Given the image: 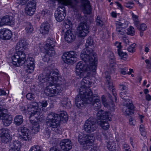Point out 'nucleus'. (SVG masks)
Listing matches in <instances>:
<instances>
[{"instance_id":"obj_2","label":"nucleus","mask_w":151,"mask_h":151,"mask_svg":"<svg viewBox=\"0 0 151 151\" xmlns=\"http://www.w3.org/2000/svg\"><path fill=\"white\" fill-rule=\"evenodd\" d=\"M85 76L81 82V86L80 88L79 94L75 99V104L77 107L80 109L84 108L86 104H91L93 106L95 110L97 111L101 108V104L99 97L97 95H93L90 87L92 85L91 82L88 80V76ZM81 77L80 76H79Z\"/></svg>"},{"instance_id":"obj_43","label":"nucleus","mask_w":151,"mask_h":151,"mask_svg":"<svg viewBox=\"0 0 151 151\" xmlns=\"http://www.w3.org/2000/svg\"><path fill=\"white\" fill-rule=\"evenodd\" d=\"M135 33V30L132 26H130L128 29L127 33L130 35H133Z\"/></svg>"},{"instance_id":"obj_38","label":"nucleus","mask_w":151,"mask_h":151,"mask_svg":"<svg viewBox=\"0 0 151 151\" xmlns=\"http://www.w3.org/2000/svg\"><path fill=\"white\" fill-rule=\"evenodd\" d=\"M26 8H34L35 9L36 5L35 1L32 0L29 1L27 3Z\"/></svg>"},{"instance_id":"obj_11","label":"nucleus","mask_w":151,"mask_h":151,"mask_svg":"<svg viewBox=\"0 0 151 151\" xmlns=\"http://www.w3.org/2000/svg\"><path fill=\"white\" fill-rule=\"evenodd\" d=\"M6 110L0 108V119L2 120L4 125L5 126H9L12 123V118L11 116L4 113Z\"/></svg>"},{"instance_id":"obj_20","label":"nucleus","mask_w":151,"mask_h":151,"mask_svg":"<svg viewBox=\"0 0 151 151\" xmlns=\"http://www.w3.org/2000/svg\"><path fill=\"white\" fill-rule=\"evenodd\" d=\"M105 78L106 79V85L108 89L112 91L113 96L116 99V94L114 89L111 80L110 79V76L109 75H107L106 76Z\"/></svg>"},{"instance_id":"obj_24","label":"nucleus","mask_w":151,"mask_h":151,"mask_svg":"<svg viewBox=\"0 0 151 151\" xmlns=\"http://www.w3.org/2000/svg\"><path fill=\"white\" fill-rule=\"evenodd\" d=\"M113 137L111 135L109 136V141H106L107 142V148L109 151H115L116 144L113 141Z\"/></svg>"},{"instance_id":"obj_35","label":"nucleus","mask_w":151,"mask_h":151,"mask_svg":"<svg viewBox=\"0 0 151 151\" xmlns=\"http://www.w3.org/2000/svg\"><path fill=\"white\" fill-rule=\"evenodd\" d=\"M35 9L34 8H25V14L31 16L33 15L35 13Z\"/></svg>"},{"instance_id":"obj_47","label":"nucleus","mask_w":151,"mask_h":151,"mask_svg":"<svg viewBox=\"0 0 151 151\" xmlns=\"http://www.w3.org/2000/svg\"><path fill=\"white\" fill-rule=\"evenodd\" d=\"M122 149L123 151H131L129 146L127 144L123 145Z\"/></svg>"},{"instance_id":"obj_4","label":"nucleus","mask_w":151,"mask_h":151,"mask_svg":"<svg viewBox=\"0 0 151 151\" xmlns=\"http://www.w3.org/2000/svg\"><path fill=\"white\" fill-rule=\"evenodd\" d=\"M28 44L24 40H19L16 45V52L12 57V59L14 65L18 66L24 64V68L26 72L31 73L33 72L34 70V59L33 58H29L26 61V55L22 51L23 49L27 48Z\"/></svg>"},{"instance_id":"obj_5","label":"nucleus","mask_w":151,"mask_h":151,"mask_svg":"<svg viewBox=\"0 0 151 151\" xmlns=\"http://www.w3.org/2000/svg\"><path fill=\"white\" fill-rule=\"evenodd\" d=\"M61 77L57 71L47 70L43 74H40L38 76L40 84L46 82V87L45 92L46 95L50 97L53 96L57 93L55 85L56 82L60 80Z\"/></svg>"},{"instance_id":"obj_36","label":"nucleus","mask_w":151,"mask_h":151,"mask_svg":"<svg viewBox=\"0 0 151 151\" xmlns=\"http://www.w3.org/2000/svg\"><path fill=\"white\" fill-rule=\"evenodd\" d=\"M137 29L141 31H144L147 29V26L146 24L142 23L141 24H137L136 25Z\"/></svg>"},{"instance_id":"obj_51","label":"nucleus","mask_w":151,"mask_h":151,"mask_svg":"<svg viewBox=\"0 0 151 151\" xmlns=\"http://www.w3.org/2000/svg\"><path fill=\"white\" fill-rule=\"evenodd\" d=\"M119 71L122 74L125 75L127 74V68H124L123 69H121Z\"/></svg>"},{"instance_id":"obj_46","label":"nucleus","mask_w":151,"mask_h":151,"mask_svg":"<svg viewBox=\"0 0 151 151\" xmlns=\"http://www.w3.org/2000/svg\"><path fill=\"white\" fill-rule=\"evenodd\" d=\"M120 96L121 98L125 100V101L126 102V103L127 102V101H127V99H128L127 98V96L125 92H121L120 93Z\"/></svg>"},{"instance_id":"obj_9","label":"nucleus","mask_w":151,"mask_h":151,"mask_svg":"<svg viewBox=\"0 0 151 151\" xmlns=\"http://www.w3.org/2000/svg\"><path fill=\"white\" fill-rule=\"evenodd\" d=\"M115 24L116 27V32L118 35H124L126 32L124 28L127 27L128 22L124 19H121L116 21Z\"/></svg>"},{"instance_id":"obj_41","label":"nucleus","mask_w":151,"mask_h":151,"mask_svg":"<svg viewBox=\"0 0 151 151\" xmlns=\"http://www.w3.org/2000/svg\"><path fill=\"white\" fill-rule=\"evenodd\" d=\"M136 45V44L134 43L129 46L127 49L128 51L130 52H134L136 50L135 47Z\"/></svg>"},{"instance_id":"obj_58","label":"nucleus","mask_w":151,"mask_h":151,"mask_svg":"<svg viewBox=\"0 0 151 151\" xmlns=\"http://www.w3.org/2000/svg\"><path fill=\"white\" fill-rule=\"evenodd\" d=\"M129 124L131 125H134L135 124V121L132 118L129 119Z\"/></svg>"},{"instance_id":"obj_6","label":"nucleus","mask_w":151,"mask_h":151,"mask_svg":"<svg viewBox=\"0 0 151 151\" xmlns=\"http://www.w3.org/2000/svg\"><path fill=\"white\" fill-rule=\"evenodd\" d=\"M60 118L58 117V114L53 112L49 114L46 119V126L55 132L60 133L61 128H59Z\"/></svg>"},{"instance_id":"obj_55","label":"nucleus","mask_w":151,"mask_h":151,"mask_svg":"<svg viewBox=\"0 0 151 151\" xmlns=\"http://www.w3.org/2000/svg\"><path fill=\"white\" fill-rule=\"evenodd\" d=\"M45 135L46 137L49 138L50 135V130H46L44 132Z\"/></svg>"},{"instance_id":"obj_42","label":"nucleus","mask_w":151,"mask_h":151,"mask_svg":"<svg viewBox=\"0 0 151 151\" xmlns=\"http://www.w3.org/2000/svg\"><path fill=\"white\" fill-rule=\"evenodd\" d=\"M118 55L121 57V58L122 59H125L127 57V53L126 52H124L122 50L118 51Z\"/></svg>"},{"instance_id":"obj_28","label":"nucleus","mask_w":151,"mask_h":151,"mask_svg":"<svg viewBox=\"0 0 151 151\" xmlns=\"http://www.w3.org/2000/svg\"><path fill=\"white\" fill-rule=\"evenodd\" d=\"M85 141L84 145L89 146L94 141V138L92 134L86 135L85 137Z\"/></svg>"},{"instance_id":"obj_32","label":"nucleus","mask_w":151,"mask_h":151,"mask_svg":"<svg viewBox=\"0 0 151 151\" xmlns=\"http://www.w3.org/2000/svg\"><path fill=\"white\" fill-rule=\"evenodd\" d=\"M37 104H38V107L40 110L46 111V109H45V108L46 107L48 104L47 101H42L37 103Z\"/></svg>"},{"instance_id":"obj_29","label":"nucleus","mask_w":151,"mask_h":151,"mask_svg":"<svg viewBox=\"0 0 151 151\" xmlns=\"http://www.w3.org/2000/svg\"><path fill=\"white\" fill-rule=\"evenodd\" d=\"M101 98L102 103L105 107L111 111L114 110V105L113 102H112L110 104H109L107 102L106 99L104 96H102Z\"/></svg>"},{"instance_id":"obj_3","label":"nucleus","mask_w":151,"mask_h":151,"mask_svg":"<svg viewBox=\"0 0 151 151\" xmlns=\"http://www.w3.org/2000/svg\"><path fill=\"white\" fill-rule=\"evenodd\" d=\"M38 104L37 102H32L29 105L27 110L30 112L29 117V120L32 124V129L30 130L27 128L24 127H20L18 129V131L19 134V138L25 141H28L31 139L33 134L39 131L40 126L37 116L36 115H40Z\"/></svg>"},{"instance_id":"obj_50","label":"nucleus","mask_w":151,"mask_h":151,"mask_svg":"<svg viewBox=\"0 0 151 151\" xmlns=\"http://www.w3.org/2000/svg\"><path fill=\"white\" fill-rule=\"evenodd\" d=\"M96 22L97 25H99L100 26H102L103 24L102 21L100 19V18L99 17H97Z\"/></svg>"},{"instance_id":"obj_22","label":"nucleus","mask_w":151,"mask_h":151,"mask_svg":"<svg viewBox=\"0 0 151 151\" xmlns=\"http://www.w3.org/2000/svg\"><path fill=\"white\" fill-rule=\"evenodd\" d=\"M59 1L66 5H70L71 7H76L77 3L79 2V0H58Z\"/></svg>"},{"instance_id":"obj_62","label":"nucleus","mask_w":151,"mask_h":151,"mask_svg":"<svg viewBox=\"0 0 151 151\" xmlns=\"http://www.w3.org/2000/svg\"><path fill=\"white\" fill-rule=\"evenodd\" d=\"M65 27L66 29H68V30H70V29H71L72 27V25L65 24Z\"/></svg>"},{"instance_id":"obj_13","label":"nucleus","mask_w":151,"mask_h":151,"mask_svg":"<svg viewBox=\"0 0 151 151\" xmlns=\"http://www.w3.org/2000/svg\"><path fill=\"white\" fill-rule=\"evenodd\" d=\"M126 104L124 105L122 111L124 115L128 116L133 113L134 106L131 101L127 99Z\"/></svg>"},{"instance_id":"obj_30","label":"nucleus","mask_w":151,"mask_h":151,"mask_svg":"<svg viewBox=\"0 0 151 151\" xmlns=\"http://www.w3.org/2000/svg\"><path fill=\"white\" fill-rule=\"evenodd\" d=\"M61 106L66 109H68L70 108L71 104L70 101L67 98H63L61 100Z\"/></svg>"},{"instance_id":"obj_14","label":"nucleus","mask_w":151,"mask_h":151,"mask_svg":"<svg viewBox=\"0 0 151 151\" xmlns=\"http://www.w3.org/2000/svg\"><path fill=\"white\" fill-rule=\"evenodd\" d=\"M66 15V12L65 7L62 6L59 7L57 11H55V16L56 20L60 22L64 20Z\"/></svg>"},{"instance_id":"obj_15","label":"nucleus","mask_w":151,"mask_h":151,"mask_svg":"<svg viewBox=\"0 0 151 151\" xmlns=\"http://www.w3.org/2000/svg\"><path fill=\"white\" fill-rule=\"evenodd\" d=\"M0 138L1 142L4 143L10 141L11 137L7 129L2 128L0 129Z\"/></svg>"},{"instance_id":"obj_44","label":"nucleus","mask_w":151,"mask_h":151,"mask_svg":"<svg viewBox=\"0 0 151 151\" xmlns=\"http://www.w3.org/2000/svg\"><path fill=\"white\" fill-rule=\"evenodd\" d=\"M103 134L104 136V138L106 141H108L110 140L109 139V136L110 135H112L110 133L108 132L106 133L105 132H103Z\"/></svg>"},{"instance_id":"obj_40","label":"nucleus","mask_w":151,"mask_h":151,"mask_svg":"<svg viewBox=\"0 0 151 151\" xmlns=\"http://www.w3.org/2000/svg\"><path fill=\"white\" fill-rule=\"evenodd\" d=\"M131 15L132 16V17L135 25H137V24H139V21L138 19V16L134 14L133 13H132Z\"/></svg>"},{"instance_id":"obj_10","label":"nucleus","mask_w":151,"mask_h":151,"mask_svg":"<svg viewBox=\"0 0 151 151\" xmlns=\"http://www.w3.org/2000/svg\"><path fill=\"white\" fill-rule=\"evenodd\" d=\"M97 121L94 119H89L86 120L83 126L84 129L88 133L92 132L95 131L97 127Z\"/></svg>"},{"instance_id":"obj_19","label":"nucleus","mask_w":151,"mask_h":151,"mask_svg":"<svg viewBox=\"0 0 151 151\" xmlns=\"http://www.w3.org/2000/svg\"><path fill=\"white\" fill-rule=\"evenodd\" d=\"M81 2L84 13L87 14H90L91 8L89 1L88 0H81Z\"/></svg>"},{"instance_id":"obj_1","label":"nucleus","mask_w":151,"mask_h":151,"mask_svg":"<svg viewBox=\"0 0 151 151\" xmlns=\"http://www.w3.org/2000/svg\"><path fill=\"white\" fill-rule=\"evenodd\" d=\"M94 44L92 38L89 37L87 39L86 48L82 50L81 55L83 61L79 62L76 66V74L80 77L86 74V76H89L91 71L94 72L96 69L97 55L93 50Z\"/></svg>"},{"instance_id":"obj_12","label":"nucleus","mask_w":151,"mask_h":151,"mask_svg":"<svg viewBox=\"0 0 151 151\" xmlns=\"http://www.w3.org/2000/svg\"><path fill=\"white\" fill-rule=\"evenodd\" d=\"M89 26L86 23H81L78 28V35L80 37H85L88 33Z\"/></svg>"},{"instance_id":"obj_8","label":"nucleus","mask_w":151,"mask_h":151,"mask_svg":"<svg viewBox=\"0 0 151 151\" xmlns=\"http://www.w3.org/2000/svg\"><path fill=\"white\" fill-rule=\"evenodd\" d=\"M76 53L73 51L67 52L64 53L62 57L63 61L68 64H73L77 58Z\"/></svg>"},{"instance_id":"obj_21","label":"nucleus","mask_w":151,"mask_h":151,"mask_svg":"<svg viewBox=\"0 0 151 151\" xmlns=\"http://www.w3.org/2000/svg\"><path fill=\"white\" fill-rule=\"evenodd\" d=\"M76 37V35L69 30H67L64 35V38L68 42L73 41L75 39Z\"/></svg>"},{"instance_id":"obj_27","label":"nucleus","mask_w":151,"mask_h":151,"mask_svg":"<svg viewBox=\"0 0 151 151\" xmlns=\"http://www.w3.org/2000/svg\"><path fill=\"white\" fill-rule=\"evenodd\" d=\"M10 149L14 150H20L21 147L20 143L19 141H12L9 144Z\"/></svg>"},{"instance_id":"obj_33","label":"nucleus","mask_w":151,"mask_h":151,"mask_svg":"<svg viewBox=\"0 0 151 151\" xmlns=\"http://www.w3.org/2000/svg\"><path fill=\"white\" fill-rule=\"evenodd\" d=\"M58 117L60 118V121H66L68 120V119L67 113L65 111H61L59 115L58 114Z\"/></svg>"},{"instance_id":"obj_54","label":"nucleus","mask_w":151,"mask_h":151,"mask_svg":"<svg viewBox=\"0 0 151 151\" xmlns=\"http://www.w3.org/2000/svg\"><path fill=\"white\" fill-rule=\"evenodd\" d=\"M48 14V11L46 10L42 11L41 13L43 17H46Z\"/></svg>"},{"instance_id":"obj_31","label":"nucleus","mask_w":151,"mask_h":151,"mask_svg":"<svg viewBox=\"0 0 151 151\" xmlns=\"http://www.w3.org/2000/svg\"><path fill=\"white\" fill-rule=\"evenodd\" d=\"M23 117L21 115L16 116L14 119L15 124L18 126L20 125L23 122Z\"/></svg>"},{"instance_id":"obj_56","label":"nucleus","mask_w":151,"mask_h":151,"mask_svg":"<svg viewBox=\"0 0 151 151\" xmlns=\"http://www.w3.org/2000/svg\"><path fill=\"white\" fill-rule=\"evenodd\" d=\"M91 151H99L98 147L96 145L93 146L91 149Z\"/></svg>"},{"instance_id":"obj_61","label":"nucleus","mask_w":151,"mask_h":151,"mask_svg":"<svg viewBox=\"0 0 151 151\" xmlns=\"http://www.w3.org/2000/svg\"><path fill=\"white\" fill-rule=\"evenodd\" d=\"M65 24L69 25H72L71 22L69 19H67L65 22Z\"/></svg>"},{"instance_id":"obj_17","label":"nucleus","mask_w":151,"mask_h":151,"mask_svg":"<svg viewBox=\"0 0 151 151\" xmlns=\"http://www.w3.org/2000/svg\"><path fill=\"white\" fill-rule=\"evenodd\" d=\"M12 36V32L9 30L3 28L0 30V37L1 39L3 40H9Z\"/></svg>"},{"instance_id":"obj_39","label":"nucleus","mask_w":151,"mask_h":151,"mask_svg":"<svg viewBox=\"0 0 151 151\" xmlns=\"http://www.w3.org/2000/svg\"><path fill=\"white\" fill-rule=\"evenodd\" d=\"M42 147L38 145H35L32 147L29 151H42Z\"/></svg>"},{"instance_id":"obj_64","label":"nucleus","mask_w":151,"mask_h":151,"mask_svg":"<svg viewBox=\"0 0 151 151\" xmlns=\"http://www.w3.org/2000/svg\"><path fill=\"white\" fill-rule=\"evenodd\" d=\"M142 151H148L147 147L145 146L143 147Z\"/></svg>"},{"instance_id":"obj_48","label":"nucleus","mask_w":151,"mask_h":151,"mask_svg":"<svg viewBox=\"0 0 151 151\" xmlns=\"http://www.w3.org/2000/svg\"><path fill=\"white\" fill-rule=\"evenodd\" d=\"M124 6L128 8L131 9L134 6V3L132 2H127L124 3Z\"/></svg>"},{"instance_id":"obj_60","label":"nucleus","mask_w":151,"mask_h":151,"mask_svg":"<svg viewBox=\"0 0 151 151\" xmlns=\"http://www.w3.org/2000/svg\"><path fill=\"white\" fill-rule=\"evenodd\" d=\"M145 99L148 101L151 100V96L149 94H147L145 96Z\"/></svg>"},{"instance_id":"obj_25","label":"nucleus","mask_w":151,"mask_h":151,"mask_svg":"<svg viewBox=\"0 0 151 151\" xmlns=\"http://www.w3.org/2000/svg\"><path fill=\"white\" fill-rule=\"evenodd\" d=\"M46 44L44 47L45 50L49 48H52L55 46V41L52 38H48L46 41Z\"/></svg>"},{"instance_id":"obj_26","label":"nucleus","mask_w":151,"mask_h":151,"mask_svg":"<svg viewBox=\"0 0 151 151\" xmlns=\"http://www.w3.org/2000/svg\"><path fill=\"white\" fill-rule=\"evenodd\" d=\"M4 25H9L11 26L13 24L14 20L13 18L11 16L6 15L2 18Z\"/></svg>"},{"instance_id":"obj_59","label":"nucleus","mask_w":151,"mask_h":151,"mask_svg":"<svg viewBox=\"0 0 151 151\" xmlns=\"http://www.w3.org/2000/svg\"><path fill=\"white\" fill-rule=\"evenodd\" d=\"M119 88L121 90L123 91L126 89L127 87L123 84H121L120 85Z\"/></svg>"},{"instance_id":"obj_16","label":"nucleus","mask_w":151,"mask_h":151,"mask_svg":"<svg viewBox=\"0 0 151 151\" xmlns=\"http://www.w3.org/2000/svg\"><path fill=\"white\" fill-rule=\"evenodd\" d=\"M59 144L60 147L63 151H69L72 148V142L68 139H63L60 142Z\"/></svg>"},{"instance_id":"obj_34","label":"nucleus","mask_w":151,"mask_h":151,"mask_svg":"<svg viewBox=\"0 0 151 151\" xmlns=\"http://www.w3.org/2000/svg\"><path fill=\"white\" fill-rule=\"evenodd\" d=\"M25 26V30L27 33H30L32 32L33 27L30 23L28 22L26 23Z\"/></svg>"},{"instance_id":"obj_7","label":"nucleus","mask_w":151,"mask_h":151,"mask_svg":"<svg viewBox=\"0 0 151 151\" xmlns=\"http://www.w3.org/2000/svg\"><path fill=\"white\" fill-rule=\"evenodd\" d=\"M97 116V122L98 124L104 130L108 129L109 125L107 120H111V115L110 113L109 112H105L104 111L101 110L98 112Z\"/></svg>"},{"instance_id":"obj_45","label":"nucleus","mask_w":151,"mask_h":151,"mask_svg":"<svg viewBox=\"0 0 151 151\" xmlns=\"http://www.w3.org/2000/svg\"><path fill=\"white\" fill-rule=\"evenodd\" d=\"M26 97L28 100L32 101L34 99L35 95L32 93H29L26 95Z\"/></svg>"},{"instance_id":"obj_49","label":"nucleus","mask_w":151,"mask_h":151,"mask_svg":"<svg viewBox=\"0 0 151 151\" xmlns=\"http://www.w3.org/2000/svg\"><path fill=\"white\" fill-rule=\"evenodd\" d=\"M115 45L116 47L118 48L117 52H118L119 50H121V49L122 47L121 45V43L116 42L115 43Z\"/></svg>"},{"instance_id":"obj_57","label":"nucleus","mask_w":151,"mask_h":151,"mask_svg":"<svg viewBox=\"0 0 151 151\" xmlns=\"http://www.w3.org/2000/svg\"><path fill=\"white\" fill-rule=\"evenodd\" d=\"M139 130L141 132V135L143 136H145L146 135V132L145 131V128L143 129H139Z\"/></svg>"},{"instance_id":"obj_52","label":"nucleus","mask_w":151,"mask_h":151,"mask_svg":"<svg viewBox=\"0 0 151 151\" xmlns=\"http://www.w3.org/2000/svg\"><path fill=\"white\" fill-rule=\"evenodd\" d=\"M110 66L112 67L115 64V60L114 58H111L110 59Z\"/></svg>"},{"instance_id":"obj_18","label":"nucleus","mask_w":151,"mask_h":151,"mask_svg":"<svg viewBox=\"0 0 151 151\" xmlns=\"http://www.w3.org/2000/svg\"><path fill=\"white\" fill-rule=\"evenodd\" d=\"M50 27V25L48 23L44 22L40 26V32L43 35L47 34Z\"/></svg>"},{"instance_id":"obj_63","label":"nucleus","mask_w":151,"mask_h":151,"mask_svg":"<svg viewBox=\"0 0 151 151\" xmlns=\"http://www.w3.org/2000/svg\"><path fill=\"white\" fill-rule=\"evenodd\" d=\"M6 95L5 92L2 89H0V96L4 95Z\"/></svg>"},{"instance_id":"obj_23","label":"nucleus","mask_w":151,"mask_h":151,"mask_svg":"<svg viewBox=\"0 0 151 151\" xmlns=\"http://www.w3.org/2000/svg\"><path fill=\"white\" fill-rule=\"evenodd\" d=\"M45 50L46 53L42 58V60L44 62H47L49 61L50 56H52L54 55L55 52L53 47Z\"/></svg>"},{"instance_id":"obj_37","label":"nucleus","mask_w":151,"mask_h":151,"mask_svg":"<svg viewBox=\"0 0 151 151\" xmlns=\"http://www.w3.org/2000/svg\"><path fill=\"white\" fill-rule=\"evenodd\" d=\"M86 134H83L81 135L79 134V135L78 140L80 143L81 144L84 145L85 144V137Z\"/></svg>"},{"instance_id":"obj_53","label":"nucleus","mask_w":151,"mask_h":151,"mask_svg":"<svg viewBox=\"0 0 151 151\" xmlns=\"http://www.w3.org/2000/svg\"><path fill=\"white\" fill-rule=\"evenodd\" d=\"M17 3L22 5H24L27 2L26 0H17Z\"/></svg>"}]
</instances>
